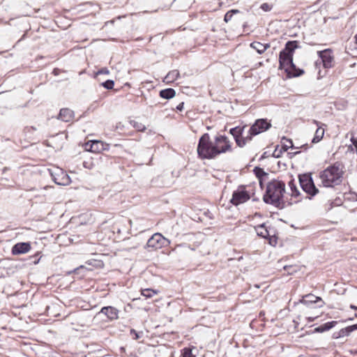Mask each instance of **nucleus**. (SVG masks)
<instances>
[{
	"mask_svg": "<svg viewBox=\"0 0 357 357\" xmlns=\"http://www.w3.org/2000/svg\"><path fill=\"white\" fill-rule=\"evenodd\" d=\"M58 71H59V70H58V69H56V68H55V69H54V70H53V73H54L55 75H58Z\"/></svg>",
	"mask_w": 357,
	"mask_h": 357,
	"instance_id": "49530a36",
	"label": "nucleus"
},
{
	"mask_svg": "<svg viewBox=\"0 0 357 357\" xmlns=\"http://www.w3.org/2000/svg\"><path fill=\"white\" fill-rule=\"evenodd\" d=\"M250 198V195L248 192L245 190V188L241 185L233 192L232 198L231 199L230 202L234 206H238L247 202Z\"/></svg>",
	"mask_w": 357,
	"mask_h": 357,
	"instance_id": "423d86ee",
	"label": "nucleus"
},
{
	"mask_svg": "<svg viewBox=\"0 0 357 357\" xmlns=\"http://www.w3.org/2000/svg\"><path fill=\"white\" fill-rule=\"evenodd\" d=\"M180 74L178 70H173L168 73V74L165 77V81L167 83H171L176 80Z\"/></svg>",
	"mask_w": 357,
	"mask_h": 357,
	"instance_id": "b1692460",
	"label": "nucleus"
},
{
	"mask_svg": "<svg viewBox=\"0 0 357 357\" xmlns=\"http://www.w3.org/2000/svg\"><path fill=\"white\" fill-rule=\"evenodd\" d=\"M89 162H86L84 161L83 162V166L85 167V168H89V169H91V166L88 165Z\"/></svg>",
	"mask_w": 357,
	"mask_h": 357,
	"instance_id": "a19ab883",
	"label": "nucleus"
},
{
	"mask_svg": "<svg viewBox=\"0 0 357 357\" xmlns=\"http://www.w3.org/2000/svg\"><path fill=\"white\" fill-rule=\"evenodd\" d=\"M256 231L257 235L262 238H268V237L270 236L269 231L265 227V224H261L257 226L256 227Z\"/></svg>",
	"mask_w": 357,
	"mask_h": 357,
	"instance_id": "5701e85b",
	"label": "nucleus"
},
{
	"mask_svg": "<svg viewBox=\"0 0 357 357\" xmlns=\"http://www.w3.org/2000/svg\"><path fill=\"white\" fill-rule=\"evenodd\" d=\"M130 334L134 335V340H138L140 337L139 333L134 329L130 330Z\"/></svg>",
	"mask_w": 357,
	"mask_h": 357,
	"instance_id": "4c0bfd02",
	"label": "nucleus"
},
{
	"mask_svg": "<svg viewBox=\"0 0 357 357\" xmlns=\"http://www.w3.org/2000/svg\"><path fill=\"white\" fill-rule=\"evenodd\" d=\"M300 302L306 305L321 302V303L318 305L319 307H322L324 304V302L321 300L320 297L316 296L311 294H307L305 296H303V298L300 301Z\"/></svg>",
	"mask_w": 357,
	"mask_h": 357,
	"instance_id": "dca6fc26",
	"label": "nucleus"
},
{
	"mask_svg": "<svg viewBox=\"0 0 357 357\" xmlns=\"http://www.w3.org/2000/svg\"><path fill=\"white\" fill-rule=\"evenodd\" d=\"M215 146H217L220 154L230 151L231 150V144L228 138L225 135H217L214 138Z\"/></svg>",
	"mask_w": 357,
	"mask_h": 357,
	"instance_id": "9d476101",
	"label": "nucleus"
},
{
	"mask_svg": "<svg viewBox=\"0 0 357 357\" xmlns=\"http://www.w3.org/2000/svg\"><path fill=\"white\" fill-rule=\"evenodd\" d=\"M245 127L237 126L230 129V134L234 137L236 144L239 147H243L244 143L241 142V135H243Z\"/></svg>",
	"mask_w": 357,
	"mask_h": 357,
	"instance_id": "2eb2a0df",
	"label": "nucleus"
},
{
	"mask_svg": "<svg viewBox=\"0 0 357 357\" xmlns=\"http://www.w3.org/2000/svg\"><path fill=\"white\" fill-rule=\"evenodd\" d=\"M39 260H40V259H38L37 260H34V261H33V263H34L35 264H38V263Z\"/></svg>",
	"mask_w": 357,
	"mask_h": 357,
	"instance_id": "09e8293b",
	"label": "nucleus"
},
{
	"mask_svg": "<svg viewBox=\"0 0 357 357\" xmlns=\"http://www.w3.org/2000/svg\"><path fill=\"white\" fill-rule=\"evenodd\" d=\"M337 322L336 321H332L326 322L317 328H314V331L317 333H323L327 331L332 328L335 327Z\"/></svg>",
	"mask_w": 357,
	"mask_h": 357,
	"instance_id": "412c9836",
	"label": "nucleus"
},
{
	"mask_svg": "<svg viewBox=\"0 0 357 357\" xmlns=\"http://www.w3.org/2000/svg\"><path fill=\"white\" fill-rule=\"evenodd\" d=\"M176 95V91L174 89L168 88L162 89L160 91V96L164 99H171Z\"/></svg>",
	"mask_w": 357,
	"mask_h": 357,
	"instance_id": "4be33fe9",
	"label": "nucleus"
},
{
	"mask_svg": "<svg viewBox=\"0 0 357 357\" xmlns=\"http://www.w3.org/2000/svg\"><path fill=\"white\" fill-rule=\"evenodd\" d=\"M119 310L113 306H105L96 314L94 319L100 317L102 314L107 317L108 321H114L119 318Z\"/></svg>",
	"mask_w": 357,
	"mask_h": 357,
	"instance_id": "9b49d317",
	"label": "nucleus"
},
{
	"mask_svg": "<svg viewBox=\"0 0 357 357\" xmlns=\"http://www.w3.org/2000/svg\"><path fill=\"white\" fill-rule=\"evenodd\" d=\"M109 70L107 68H101L100 70H99L97 73H96V75H107L109 74Z\"/></svg>",
	"mask_w": 357,
	"mask_h": 357,
	"instance_id": "c9c22d12",
	"label": "nucleus"
},
{
	"mask_svg": "<svg viewBox=\"0 0 357 357\" xmlns=\"http://www.w3.org/2000/svg\"><path fill=\"white\" fill-rule=\"evenodd\" d=\"M340 335V331H337V332H335L333 335V337L334 339H338L340 337H342V335Z\"/></svg>",
	"mask_w": 357,
	"mask_h": 357,
	"instance_id": "58836bf2",
	"label": "nucleus"
},
{
	"mask_svg": "<svg viewBox=\"0 0 357 357\" xmlns=\"http://www.w3.org/2000/svg\"><path fill=\"white\" fill-rule=\"evenodd\" d=\"M268 238L269 241V244H271V245H275L277 243V238L274 235H270V236H268Z\"/></svg>",
	"mask_w": 357,
	"mask_h": 357,
	"instance_id": "f704fd0d",
	"label": "nucleus"
},
{
	"mask_svg": "<svg viewBox=\"0 0 357 357\" xmlns=\"http://www.w3.org/2000/svg\"><path fill=\"white\" fill-rule=\"evenodd\" d=\"M298 43H299L297 40H289L287 42L284 48L280 52V66L284 65L287 61L293 60V56L295 50L300 47Z\"/></svg>",
	"mask_w": 357,
	"mask_h": 357,
	"instance_id": "20e7f679",
	"label": "nucleus"
},
{
	"mask_svg": "<svg viewBox=\"0 0 357 357\" xmlns=\"http://www.w3.org/2000/svg\"><path fill=\"white\" fill-rule=\"evenodd\" d=\"M254 135H251L250 132L248 133V135L246 137H242L241 136V142L244 143V146L249 142L252 140V138Z\"/></svg>",
	"mask_w": 357,
	"mask_h": 357,
	"instance_id": "72a5a7b5",
	"label": "nucleus"
},
{
	"mask_svg": "<svg viewBox=\"0 0 357 357\" xmlns=\"http://www.w3.org/2000/svg\"><path fill=\"white\" fill-rule=\"evenodd\" d=\"M290 269V271H288V273L289 274H292L294 272H296V269L295 267L292 268H289Z\"/></svg>",
	"mask_w": 357,
	"mask_h": 357,
	"instance_id": "79ce46f5",
	"label": "nucleus"
},
{
	"mask_svg": "<svg viewBox=\"0 0 357 357\" xmlns=\"http://www.w3.org/2000/svg\"><path fill=\"white\" fill-rule=\"evenodd\" d=\"M353 145H350L349 147H348V149L351 151H354V148L352 146Z\"/></svg>",
	"mask_w": 357,
	"mask_h": 357,
	"instance_id": "de8ad7c7",
	"label": "nucleus"
},
{
	"mask_svg": "<svg viewBox=\"0 0 357 357\" xmlns=\"http://www.w3.org/2000/svg\"><path fill=\"white\" fill-rule=\"evenodd\" d=\"M238 13H239V10H234V9L230 10L227 11L226 13V14L225 15V17H224L225 22H229L231 20L234 14Z\"/></svg>",
	"mask_w": 357,
	"mask_h": 357,
	"instance_id": "cd10ccee",
	"label": "nucleus"
},
{
	"mask_svg": "<svg viewBox=\"0 0 357 357\" xmlns=\"http://www.w3.org/2000/svg\"><path fill=\"white\" fill-rule=\"evenodd\" d=\"M157 294V291L151 289H145L142 291V295L146 298H151Z\"/></svg>",
	"mask_w": 357,
	"mask_h": 357,
	"instance_id": "bb28decb",
	"label": "nucleus"
},
{
	"mask_svg": "<svg viewBox=\"0 0 357 357\" xmlns=\"http://www.w3.org/2000/svg\"><path fill=\"white\" fill-rule=\"evenodd\" d=\"M31 249V244L29 242L16 243L12 248V253L14 255L28 252Z\"/></svg>",
	"mask_w": 357,
	"mask_h": 357,
	"instance_id": "4468645a",
	"label": "nucleus"
},
{
	"mask_svg": "<svg viewBox=\"0 0 357 357\" xmlns=\"http://www.w3.org/2000/svg\"><path fill=\"white\" fill-rule=\"evenodd\" d=\"M134 127L137 128L138 130H144L145 126L141 123H135Z\"/></svg>",
	"mask_w": 357,
	"mask_h": 357,
	"instance_id": "e433bc0d",
	"label": "nucleus"
},
{
	"mask_svg": "<svg viewBox=\"0 0 357 357\" xmlns=\"http://www.w3.org/2000/svg\"><path fill=\"white\" fill-rule=\"evenodd\" d=\"M254 172L256 175V176L259 179L260 185H262V178L264 176H268V174L264 172V170L259 167H256L254 169Z\"/></svg>",
	"mask_w": 357,
	"mask_h": 357,
	"instance_id": "393cba45",
	"label": "nucleus"
},
{
	"mask_svg": "<svg viewBox=\"0 0 357 357\" xmlns=\"http://www.w3.org/2000/svg\"><path fill=\"white\" fill-rule=\"evenodd\" d=\"M271 127V123L266 119H259L255 121L250 128V134L257 135L266 131Z\"/></svg>",
	"mask_w": 357,
	"mask_h": 357,
	"instance_id": "0eeeda50",
	"label": "nucleus"
},
{
	"mask_svg": "<svg viewBox=\"0 0 357 357\" xmlns=\"http://www.w3.org/2000/svg\"><path fill=\"white\" fill-rule=\"evenodd\" d=\"M197 152L198 158L201 160H211L220 155L214 142H212L208 133H204L199 139Z\"/></svg>",
	"mask_w": 357,
	"mask_h": 357,
	"instance_id": "7ed1b4c3",
	"label": "nucleus"
},
{
	"mask_svg": "<svg viewBox=\"0 0 357 357\" xmlns=\"http://www.w3.org/2000/svg\"><path fill=\"white\" fill-rule=\"evenodd\" d=\"M74 118V112L68 108H63L60 110L59 119L64 122H70Z\"/></svg>",
	"mask_w": 357,
	"mask_h": 357,
	"instance_id": "f3484780",
	"label": "nucleus"
},
{
	"mask_svg": "<svg viewBox=\"0 0 357 357\" xmlns=\"http://www.w3.org/2000/svg\"><path fill=\"white\" fill-rule=\"evenodd\" d=\"M280 68L284 69L289 77H298L304 73L303 70L300 69L296 66L293 62V60L287 61V63H284V65L280 66Z\"/></svg>",
	"mask_w": 357,
	"mask_h": 357,
	"instance_id": "f8f14e48",
	"label": "nucleus"
},
{
	"mask_svg": "<svg viewBox=\"0 0 357 357\" xmlns=\"http://www.w3.org/2000/svg\"><path fill=\"white\" fill-rule=\"evenodd\" d=\"M340 332V335L342 337L348 336L349 334L352 332V328H351V326H347L344 328H342L339 331Z\"/></svg>",
	"mask_w": 357,
	"mask_h": 357,
	"instance_id": "7c9ffc66",
	"label": "nucleus"
},
{
	"mask_svg": "<svg viewBox=\"0 0 357 357\" xmlns=\"http://www.w3.org/2000/svg\"><path fill=\"white\" fill-rule=\"evenodd\" d=\"M350 308L352 310H357V306L352 305V304L350 305Z\"/></svg>",
	"mask_w": 357,
	"mask_h": 357,
	"instance_id": "a18cd8bd",
	"label": "nucleus"
},
{
	"mask_svg": "<svg viewBox=\"0 0 357 357\" xmlns=\"http://www.w3.org/2000/svg\"><path fill=\"white\" fill-rule=\"evenodd\" d=\"M317 53L325 68H330L333 66V56L332 55V51L330 49L318 51Z\"/></svg>",
	"mask_w": 357,
	"mask_h": 357,
	"instance_id": "ddd939ff",
	"label": "nucleus"
},
{
	"mask_svg": "<svg viewBox=\"0 0 357 357\" xmlns=\"http://www.w3.org/2000/svg\"><path fill=\"white\" fill-rule=\"evenodd\" d=\"M109 149V144L101 141L94 140L91 142L89 150L92 152H100Z\"/></svg>",
	"mask_w": 357,
	"mask_h": 357,
	"instance_id": "a211bd4d",
	"label": "nucleus"
},
{
	"mask_svg": "<svg viewBox=\"0 0 357 357\" xmlns=\"http://www.w3.org/2000/svg\"><path fill=\"white\" fill-rule=\"evenodd\" d=\"M282 140H285L287 142V144H284L282 145V149H284V151H287L289 149H294V144H293V142L291 139H287L286 137H283L282 138Z\"/></svg>",
	"mask_w": 357,
	"mask_h": 357,
	"instance_id": "c85d7f7f",
	"label": "nucleus"
},
{
	"mask_svg": "<svg viewBox=\"0 0 357 357\" xmlns=\"http://www.w3.org/2000/svg\"><path fill=\"white\" fill-rule=\"evenodd\" d=\"M50 175L54 182L59 185H67L70 183V176L61 169H57L55 172L50 169Z\"/></svg>",
	"mask_w": 357,
	"mask_h": 357,
	"instance_id": "1a4fd4ad",
	"label": "nucleus"
},
{
	"mask_svg": "<svg viewBox=\"0 0 357 357\" xmlns=\"http://www.w3.org/2000/svg\"><path fill=\"white\" fill-rule=\"evenodd\" d=\"M183 105L184 103L183 102H181L179 103L177 106H176V109L178 110V111H182L183 109Z\"/></svg>",
	"mask_w": 357,
	"mask_h": 357,
	"instance_id": "ea45409f",
	"label": "nucleus"
},
{
	"mask_svg": "<svg viewBox=\"0 0 357 357\" xmlns=\"http://www.w3.org/2000/svg\"><path fill=\"white\" fill-rule=\"evenodd\" d=\"M294 268L293 266H284V269L287 271H289V268Z\"/></svg>",
	"mask_w": 357,
	"mask_h": 357,
	"instance_id": "c03bdc74",
	"label": "nucleus"
},
{
	"mask_svg": "<svg viewBox=\"0 0 357 357\" xmlns=\"http://www.w3.org/2000/svg\"><path fill=\"white\" fill-rule=\"evenodd\" d=\"M261 9L263 10L265 12L271 11L273 8V6L268 3H264L260 6Z\"/></svg>",
	"mask_w": 357,
	"mask_h": 357,
	"instance_id": "473e14b6",
	"label": "nucleus"
},
{
	"mask_svg": "<svg viewBox=\"0 0 357 357\" xmlns=\"http://www.w3.org/2000/svg\"><path fill=\"white\" fill-rule=\"evenodd\" d=\"M289 188H290V190L291 191V196L292 197H298L300 195V192L299 190H298V188H296V185L294 183V181L292 179L291 180L289 183H288Z\"/></svg>",
	"mask_w": 357,
	"mask_h": 357,
	"instance_id": "a878e982",
	"label": "nucleus"
},
{
	"mask_svg": "<svg viewBox=\"0 0 357 357\" xmlns=\"http://www.w3.org/2000/svg\"><path fill=\"white\" fill-rule=\"evenodd\" d=\"M250 47L255 50L259 54H261L264 53L268 48L270 47L269 43L263 44L260 42L254 41L250 44Z\"/></svg>",
	"mask_w": 357,
	"mask_h": 357,
	"instance_id": "aec40b11",
	"label": "nucleus"
},
{
	"mask_svg": "<svg viewBox=\"0 0 357 357\" xmlns=\"http://www.w3.org/2000/svg\"><path fill=\"white\" fill-rule=\"evenodd\" d=\"M344 172L339 162H335L321 172L319 177L323 186L333 188L340 185L342 181Z\"/></svg>",
	"mask_w": 357,
	"mask_h": 357,
	"instance_id": "f03ea898",
	"label": "nucleus"
},
{
	"mask_svg": "<svg viewBox=\"0 0 357 357\" xmlns=\"http://www.w3.org/2000/svg\"><path fill=\"white\" fill-rule=\"evenodd\" d=\"M285 192V183L279 180H273L268 183L266 193L263 197L265 203L282 208L284 206L283 195Z\"/></svg>",
	"mask_w": 357,
	"mask_h": 357,
	"instance_id": "f257e3e1",
	"label": "nucleus"
},
{
	"mask_svg": "<svg viewBox=\"0 0 357 357\" xmlns=\"http://www.w3.org/2000/svg\"><path fill=\"white\" fill-rule=\"evenodd\" d=\"M312 122L318 127L315 132V135L312 140V143L316 144L320 142L321 139L323 138L324 135V129L319 126L320 123L319 121L313 120Z\"/></svg>",
	"mask_w": 357,
	"mask_h": 357,
	"instance_id": "6ab92c4d",
	"label": "nucleus"
},
{
	"mask_svg": "<svg viewBox=\"0 0 357 357\" xmlns=\"http://www.w3.org/2000/svg\"><path fill=\"white\" fill-rule=\"evenodd\" d=\"M169 242L162 234L155 233L148 240L146 246L153 250H158L165 246Z\"/></svg>",
	"mask_w": 357,
	"mask_h": 357,
	"instance_id": "6e6552de",
	"label": "nucleus"
},
{
	"mask_svg": "<svg viewBox=\"0 0 357 357\" xmlns=\"http://www.w3.org/2000/svg\"><path fill=\"white\" fill-rule=\"evenodd\" d=\"M182 357H195V355L192 354L191 349L184 348L182 352Z\"/></svg>",
	"mask_w": 357,
	"mask_h": 357,
	"instance_id": "2f4dec72",
	"label": "nucleus"
},
{
	"mask_svg": "<svg viewBox=\"0 0 357 357\" xmlns=\"http://www.w3.org/2000/svg\"><path fill=\"white\" fill-rule=\"evenodd\" d=\"M356 43H357V34L355 36Z\"/></svg>",
	"mask_w": 357,
	"mask_h": 357,
	"instance_id": "3c124183",
	"label": "nucleus"
},
{
	"mask_svg": "<svg viewBox=\"0 0 357 357\" xmlns=\"http://www.w3.org/2000/svg\"><path fill=\"white\" fill-rule=\"evenodd\" d=\"M351 328H352V332L355 330H357V324L350 326Z\"/></svg>",
	"mask_w": 357,
	"mask_h": 357,
	"instance_id": "37998d69",
	"label": "nucleus"
},
{
	"mask_svg": "<svg viewBox=\"0 0 357 357\" xmlns=\"http://www.w3.org/2000/svg\"><path fill=\"white\" fill-rule=\"evenodd\" d=\"M273 156L275 157V158H278L280 155H275V153H273Z\"/></svg>",
	"mask_w": 357,
	"mask_h": 357,
	"instance_id": "8fccbe9b",
	"label": "nucleus"
},
{
	"mask_svg": "<svg viewBox=\"0 0 357 357\" xmlns=\"http://www.w3.org/2000/svg\"><path fill=\"white\" fill-rule=\"evenodd\" d=\"M101 85L107 89H112L114 86V82L112 79H108L102 82Z\"/></svg>",
	"mask_w": 357,
	"mask_h": 357,
	"instance_id": "c756f323",
	"label": "nucleus"
},
{
	"mask_svg": "<svg viewBox=\"0 0 357 357\" xmlns=\"http://www.w3.org/2000/svg\"><path fill=\"white\" fill-rule=\"evenodd\" d=\"M298 178L301 188L307 194L313 197L319 192L310 175L307 174L299 175Z\"/></svg>",
	"mask_w": 357,
	"mask_h": 357,
	"instance_id": "39448f33",
	"label": "nucleus"
}]
</instances>
